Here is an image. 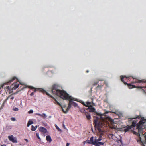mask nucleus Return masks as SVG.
Returning <instances> with one entry per match:
<instances>
[{
	"label": "nucleus",
	"instance_id": "20",
	"mask_svg": "<svg viewBox=\"0 0 146 146\" xmlns=\"http://www.w3.org/2000/svg\"><path fill=\"white\" fill-rule=\"evenodd\" d=\"M86 104H84V106H86V107H88V106H89L91 104V103L90 102H86Z\"/></svg>",
	"mask_w": 146,
	"mask_h": 146
},
{
	"label": "nucleus",
	"instance_id": "5",
	"mask_svg": "<svg viewBox=\"0 0 146 146\" xmlns=\"http://www.w3.org/2000/svg\"><path fill=\"white\" fill-rule=\"evenodd\" d=\"M132 83L133 84H134L135 83H144L145 84V86H136V88H146V81H144V80H135L134 81H133L132 82Z\"/></svg>",
	"mask_w": 146,
	"mask_h": 146
},
{
	"label": "nucleus",
	"instance_id": "7",
	"mask_svg": "<svg viewBox=\"0 0 146 146\" xmlns=\"http://www.w3.org/2000/svg\"><path fill=\"white\" fill-rule=\"evenodd\" d=\"M8 138L10 141H11L13 143H17V138L16 137H14L13 135L9 136L8 137Z\"/></svg>",
	"mask_w": 146,
	"mask_h": 146
},
{
	"label": "nucleus",
	"instance_id": "42",
	"mask_svg": "<svg viewBox=\"0 0 146 146\" xmlns=\"http://www.w3.org/2000/svg\"><path fill=\"white\" fill-rule=\"evenodd\" d=\"M0 146H6V145H5L3 144V145H1Z\"/></svg>",
	"mask_w": 146,
	"mask_h": 146
},
{
	"label": "nucleus",
	"instance_id": "10",
	"mask_svg": "<svg viewBox=\"0 0 146 146\" xmlns=\"http://www.w3.org/2000/svg\"><path fill=\"white\" fill-rule=\"evenodd\" d=\"M87 110H89V112H94L96 111V109L95 108L92 107V106L91 105L88 106V107Z\"/></svg>",
	"mask_w": 146,
	"mask_h": 146
},
{
	"label": "nucleus",
	"instance_id": "15",
	"mask_svg": "<svg viewBox=\"0 0 146 146\" xmlns=\"http://www.w3.org/2000/svg\"><path fill=\"white\" fill-rule=\"evenodd\" d=\"M140 144L142 146H145V144L146 145V140H145L144 142H143L141 140L140 141Z\"/></svg>",
	"mask_w": 146,
	"mask_h": 146
},
{
	"label": "nucleus",
	"instance_id": "24",
	"mask_svg": "<svg viewBox=\"0 0 146 146\" xmlns=\"http://www.w3.org/2000/svg\"><path fill=\"white\" fill-rule=\"evenodd\" d=\"M105 142H98L97 143H96V144H97L98 145H103L104 143H105Z\"/></svg>",
	"mask_w": 146,
	"mask_h": 146
},
{
	"label": "nucleus",
	"instance_id": "36",
	"mask_svg": "<svg viewBox=\"0 0 146 146\" xmlns=\"http://www.w3.org/2000/svg\"><path fill=\"white\" fill-rule=\"evenodd\" d=\"M34 95V92H32L30 94V96H33Z\"/></svg>",
	"mask_w": 146,
	"mask_h": 146
},
{
	"label": "nucleus",
	"instance_id": "44",
	"mask_svg": "<svg viewBox=\"0 0 146 146\" xmlns=\"http://www.w3.org/2000/svg\"><path fill=\"white\" fill-rule=\"evenodd\" d=\"M95 146H100L99 145H98L97 144H96V145H95Z\"/></svg>",
	"mask_w": 146,
	"mask_h": 146
},
{
	"label": "nucleus",
	"instance_id": "28",
	"mask_svg": "<svg viewBox=\"0 0 146 146\" xmlns=\"http://www.w3.org/2000/svg\"><path fill=\"white\" fill-rule=\"evenodd\" d=\"M80 111L81 113H84L85 111V110L84 108L81 109H80Z\"/></svg>",
	"mask_w": 146,
	"mask_h": 146
},
{
	"label": "nucleus",
	"instance_id": "9",
	"mask_svg": "<svg viewBox=\"0 0 146 146\" xmlns=\"http://www.w3.org/2000/svg\"><path fill=\"white\" fill-rule=\"evenodd\" d=\"M39 130L40 131H41V132H43V133H48V131L47 129L46 128H45L43 127H40L39 128Z\"/></svg>",
	"mask_w": 146,
	"mask_h": 146
},
{
	"label": "nucleus",
	"instance_id": "4",
	"mask_svg": "<svg viewBox=\"0 0 146 146\" xmlns=\"http://www.w3.org/2000/svg\"><path fill=\"white\" fill-rule=\"evenodd\" d=\"M19 85V82L14 83L10 87L7 86V88L10 92L11 90H16L18 88Z\"/></svg>",
	"mask_w": 146,
	"mask_h": 146
},
{
	"label": "nucleus",
	"instance_id": "18",
	"mask_svg": "<svg viewBox=\"0 0 146 146\" xmlns=\"http://www.w3.org/2000/svg\"><path fill=\"white\" fill-rule=\"evenodd\" d=\"M103 86V85L102 84L98 85L96 88V90H100L101 89V88Z\"/></svg>",
	"mask_w": 146,
	"mask_h": 146
},
{
	"label": "nucleus",
	"instance_id": "29",
	"mask_svg": "<svg viewBox=\"0 0 146 146\" xmlns=\"http://www.w3.org/2000/svg\"><path fill=\"white\" fill-rule=\"evenodd\" d=\"M36 136H37V137L39 139V140H40V141H41V139L39 137V134L38 133H36Z\"/></svg>",
	"mask_w": 146,
	"mask_h": 146
},
{
	"label": "nucleus",
	"instance_id": "46",
	"mask_svg": "<svg viewBox=\"0 0 146 146\" xmlns=\"http://www.w3.org/2000/svg\"><path fill=\"white\" fill-rule=\"evenodd\" d=\"M132 78H133L134 79H136L135 78H134L133 77H132Z\"/></svg>",
	"mask_w": 146,
	"mask_h": 146
},
{
	"label": "nucleus",
	"instance_id": "30",
	"mask_svg": "<svg viewBox=\"0 0 146 146\" xmlns=\"http://www.w3.org/2000/svg\"><path fill=\"white\" fill-rule=\"evenodd\" d=\"M13 110L15 111H18L19 109L18 108L15 107L13 109Z\"/></svg>",
	"mask_w": 146,
	"mask_h": 146
},
{
	"label": "nucleus",
	"instance_id": "48",
	"mask_svg": "<svg viewBox=\"0 0 146 146\" xmlns=\"http://www.w3.org/2000/svg\"><path fill=\"white\" fill-rule=\"evenodd\" d=\"M111 135H112V136H113V134H111Z\"/></svg>",
	"mask_w": 146,
	"mask_h": 146
},
{
	"label": "nucleus",
	"instance_id": "33",
	"mask_svg": "<svg viewBox=\"0 0 146 146\" xmlns=\"http://www.w3.org/2000/svg\"><path fill=\"white\" fill-rule=\"evenodd\" d=\"M33 110H30L29 111L28 113L29 114L32 113H33Z\"/></svg>",
	"mask_w": 146,
	"mask_h": 146
},
{
	"label": "nucleus",
	"instance_id": "26",
	"mask_svg": "<svg viewBox=\"0 0 146 146\" xmlns=\"http://www.w3.org/2000/svg\"><path fill=\"white\" fill-rule=\"evenodd\" d=\"M29 88H31V89H34V92H35L37 90H38L39 89H38V88H35L33 87L32 86L30 87H29Z\"/></svg>",
	"mask_w": 146,
	"mask_h": 146
},
{
	"label": "nucleus",
	"instance_id": "19",
	"mask_svg": "<svg viewBox=\"0 0 146 146\" xmlns=\"http://www.w3.org/2000/svg\"><path fill=\"white\" fill-rule=\"evenodd\" d=\"M137 123V121L135 120H134L132 122L131 126L134 127L136 126V125Z\"/></svg>",
	"mask_w": 146,
	"mask_h": 146
},
{
	"label": "nucleus",
	"instance_id": "6",
	"mask_svg": "<svg viewBox=\"0 0 146 146\" xmlns=\"http://www.w3.org/2000/svg\"><path fill=\"white\" fill-rule=\"evenodd\" d=\"M128 78L127 77L125 76H121V80L122 82H123L125 85H127L129 89L136 88V86H135L131 85V84H128L125 82L124 81L123 79H124V78Z\"/></svg>",
	"mask_w": 146,
	"mask_h": 146
},
{
	"label": "nucleus",
	"instance_id": "47",
	"mask_svg": "<svg viewBox=\"0 0 146 146\" xmlns=\"http://www.w3.org/2000/svg\"><path fill=\"white\" fill-rule=\"evenodd\" d=\"M89 72V71L88 70H87L86 71V72L88 73Z\"/></svg>",
	"mask_w": 146,
	"mask_h": 146
},
{
	"label": "nucleus",
	"instance_id": "43",
	"mask_svg": "<svg viewBox=\"0 0 146 146\" xmlns=\"http://www.w3.org/2000/svg\"><path fill=\"white\" fill-rule=\"evenodd\" d=\"M115 113L116 114H118V113L117 112H115Z\"/></svg>",
	"mask_w": 146,
	"mask_h": 146
},
{
	"label": "nucleus",
	"instance_id": "8",
	"mask_svg": "<svg viewBox=\"0 0 146 146\" xmlns=\"http://www.w3.org/2000/svg\"><path fill=\"white\" fill-rule=\"evenodd\" d=\"M87 143L89 144H92V145H96V142L94 141V137L92 136L90 139V140H88L87 141Z\"/></svg>",
	"mask_w": 146,
	"mask_h": 146
},
{
	"label": "nucleus",
	"instance_id": "32",
	"mask_svg": "<svg viewBox=\"0 0 146 146\" xmlns=\"http://www.w3.org/2000/svg\"><path fill=\"white\" fill-rule=\"evenodd\" d=\"M101 136H100L99 138H98V139H97L98 141L99 142V141H100L102 140V139H101Z\"/></svg>",
	"mask_w": 146,
	"mask_h": 146
},
{
	"label": "nucleus",
	"instance_id": "38",
	"mask_svg": "<svg viewBox=\"0 0 146 146\" xmlns=\"http://www.w3.org/2000/svg\"><path fill=\"white\" fill-rule=\"evenodd\" d=\"M94 141H95L96 143H97L98 142H99V141H98L97 139H95Z\"/></svg>",
	"mask_w": 146,
	"mask_h": 146
},
{
	"label": "nucleus",
	"instance_id": "11",
	"mask_svg": "<svg viewBox=\"0 0 146 146\" xmlns=\"http://www.w3.org/2000/svg\"><path fill=\"white\" fill-rule=\"evenodd\" d=\"M36 115L42 117L44 119L46 118L47 117V115L45 113H43L42 114H40V113H36Z\"/></svg>",
	"mask_w": 146,
	"mask_h": 146
},
{
	"label": "nucleus",
	"instance_id": "35",
	"mask_svg": "<svg viewBox=\"0 0 146 146\" xmlns=\"http://www.w3.org/2000/svg\"><path fill=\"white\" fill-rule=\"evenodd\" d=\"M55 127L58 130H59L60 129L59 127L57 125H56L55 126Z\"/></svg>",
	"mask_w": 146,
	"mask_h": 146
},
{
	"label": "nucleus",
	"instance_id": "13",
	"mask_svg": "<svg viewBox=\"0 0 146 146\" xmlns=\"http://www.w3.org/2000/svg\"><path fill=\"white\" fill-rule=\"evenodd\" d=\"M45 92H46V94L48 96H49L50 97H51V98H52L53 99V100H52L53 101V102L55 104H56L57 105V102H56V103L54 102H55V100H56V99H55L51 95H50V94L48 93L47 92L45 91Z\"/></svg>",
	"mask_w": 146,
	"mask_h": 146
},
{
	"label": "nucleus",
	"instance_id": "12",
	"mask_svg": "<svg viewBox=\"0 0 146 146\" xmlns=\"http://www.w3.org/2000/svg\"><path fill=\"white\" fill-rule=\"evenodd\" d=\"M46 139L48 142H49V143L51 142L52 141L51 137L50 135H47L46 136Z\"/></svg>",
	"mask_w": 146,
	"mask_h": 146
},
{
	"label": "nucleus",
	"instance_id": "39",
	"mask_svg": "<svg viewBox=\"0 0 146 146\" xmlns=\"http://www.w3.org/2000/svg\"><path fill=\"white\" fill-rule=\"evenodd\" d=\"M24 140H25L27 142V143L28 142V140L27 139H24Z\"/></svg>",
	"mask_w": 146,
	"mask_h": 146
},
{
	"label": "nucleus",
	"instance_id": "22",
	"mask_svg": "<svg viewBox=\"0 0 146 146\" xmlns=\"http://www.w3.org/2000/svg\"><path fill=\"white\" fill-rule=\"evenodd\" d=\"M33 123V122L32 121H29L27 123V126L28 127L29 126H30L31 124H32Z\"/></svg>",
	"mask_w": 146,
	"mask_h": 146
},
{
	"label": "nucleus",
	"instance_id": "37",
	"mask_svg": "<svg viewBox=\"0 0 146 146\" xmlns=\"http://www.w3.org/2000/svg\"><path fill=\"white\" fill-rule=\"evenodd\" d=\"M97 83H98V82H97V83H94V84H93V86H95V85H97Z\"/></svg>",
	"mask_w": 146,
	"mask_h": 146
},
{
	"label": "nucleus",
	"instance_id": "40",
	"mask_svg": "<svg viewBox=\"0 0 146 146\" xmlns=\"http://www.w3.org/2000/svg\"><path fill=\"white\" fill-rule=\"evenodd\" d=\"M88 140H86V141H84L83 143H84V144H85V143H87V141Z\"/></svg>",
	"mask_w": 146,
	"mask_h": 146
},
{
	"label": "nucleus",
	"instance_id": "16",
	"mask_svg": "<svg viewBox=\"0 0 146 146\" xmlns=\"http://www.w3.org/2000/svg\"><path fill=\"white\" fill-rule=\"evenodd\" d=\"M85 114L88 119L90 120L91 119V116L90 114H88V113H86Z\"/></svg>",
	"mask_w": 146,
	"mask_h": 146
},
{
	"label": "nucleus",
	"instance_id": "25",
	"mask_svg": "<svg viewBox=\"0 0 146 146\" xmlns=\"http://www.w3.org/2000/svg\"><path fill=\"white\" fill-rule=\"evenodd\" d=\"M16 77H13L12 78L11 80H10L9 82H8V83H11V82H12L13 80L15 79Z\"/></svg>",
	"mask_w": 146,
	"mask_h": 146
},
{
	"label": "nucleus",
	"instance_id": "14",
	"mask_svg": "<svg viewBox=\"0 0 146 146\" xmlns=\"http://www.w3.org/2000/svg\"><path fill=\"white\" fill-rule=\"evenodd\" d=\"M131 129V126H128L125 127L124 131L125 132H126L128 131L130 129Z\"/></svg>",
	"mask_w": 146,
	"mask_h": 146
},
{
	"label": "nucleus",
	"instance_id": "27",
	"mask_svg": "<svg viewBox=\"0 0 146 146\" xmlns=\"http://www.w3.org/2000/svg\"><path fill=\"white\" fill-rule=\"evenodd\" d=\"M108 119L110 122L111 123H112L113 122V121L111 118L109 117H108Z\"/></svg>",
	"mask_w": 146,
	"mask_h": 146
},
{
	"label": "nucleus",
	"instance_id": "34",
	"mask_svg": "<svg viewBox=\"0 0 146 146\" xmlns=\"http://www.w3.org/2000/svg\"><path fill=\"white\" fill-rule=\"evenodd\" d=\"M11 119L12 121H15L16 120V119L15 118L13 117L11 118Z\"/></svg>",
	"mask_w": 146,
	"mask_h": 146
},
{
	"label": "nucleus",
	"instance_id": "41",
	"mask_svg": "<svg viewBox=\"0 0 146 146\" xmlns=\"http://www.w3.org/2000/svg\"><path fill=\"white\" fill-rule=\"evenodd\" d=\"M69 143H67L66 144V146H69Z\"/></svg>",
	"mask_w": 146,
	"mask_h": 146
},
{
	"label": "nucleus",
	"instance_id": "3",
	"mask_svg": "<svg viewBox=\"0 0 146 146\" xmlns=\"http://www.w3.org/2000/svg\"><path fill=\"white\" fill-rule=\"evenodd\" d=\"M146 122V119L144 118H141L140 121L137 124L136 129H138V131L140 133H143V125L144 123Z\"/></svg>",
	"mask_w": 146,
	"mask_h": 146
},
{
	"label": "nucleus",
	"instance_id": "2",
	"mask_svg": "<svg viewBox=\"0 0 146 146\" xmlns=\"http://www.w3.org/2000/svg\"><path fill=\"white\" fill-rule=\"evenodd\" d=\"M94 124L96 129H97L99 131H100L101 128L103 125V122L99 120L98 117H96L94 118Z\"/></svg>",
	"mask_w": 146,
	"mask_h": 146
},
{
	"label": "nucleus",
	"instance_id": "17",
	"mask_svg": "<svg viewBox=\"0 0 146 146\" xmlns=\"http://www.w3.org/2000/svg\"><path fill=\"white\" fill-rule=\"evenodd\" d=\"M110 112V111H106L103 114H101L100 113H96L97 115L101 116L103 115H106V114Z\"/></svg>",
	"mask_w": 146,
	"mask_h": 146
},
{
	"label": "nucleus",
	"instance_id": "23",
	"mask_svg": "<svg viewBox=\"0 0 146 146\" xmlns=\"http://www.w3.org/2000/svg\"><path fill=\"white\" fill-rule=\"evenodd\" d=\"M14 98V97L12 96H10L8 97L5 100V101H6V100H7V99H10L11 100H13Z\"/></svg>",
	"mask_w": 146,
	"mask_h": 146
},
{
	"label": "nucleus",
	"instance_id": "1",
	"mask_svg": "<svg viewBox=\"0 0 146 146\" xmlns=\"http://www.w3.org/2000/svg\"><path fill=\"white\" fill-rule=\"evenodd\" d=\"M51 91L52 94L59 96L63 99L70 100L67 108H66V105H64L62 106L55 99L54 100L55 102H54L56 103V102L57 105L60 106L61 107L62 111L64 113H67L68 112L69 110L71 108L72 105L74 107L77 106V103L72 101V100H74L72 99L71 97L70 96L69 94L65 91L60 90V87L58 85H53L52 86ZM74 100L76 101V100Z\"/></svg>",
	"mask_w": 146,
	"mask_h": 146
},
{
	"label": "nucleus",
	"instance_id": "31",
	"mask_svg": "<svg viewBox=\"0 0 146 146\" xmlns=\"http://www.w3.org/2000/svg\"><path fill=\"white\" fill-rule=\"evenodd\" d=\"M5 84H3L0 87V92L1 91V88H3V87L4 85L5 84Z\"/></svg>",
	"mask_w": 146,
	"mask_h": 146
},
{
	"label": "nucleus",
	"instance_id": "21",
	"mask_svg": "<svg viewBox=\"0 0 146 146\" xmlns=\"http://www.w3.org/2000/svg\"><path fill=\"white\" fill-rule=\"evenodd\" d=\"M37 126L34 127L33 125H32L31 126V130L32 131H35L36 130L37 128Z\"/></svg>",
	"mask_w": 146,
	"mask_h": 146
},
{
	"label": "nucleus",
	"instance_id": "45",
	"mask_svg": "<svg viewBox=\"0 0 146 146\" xmlns=\"http://www.w3.org/2000/svg\"><path fill=\"white\" fill-rule=\"evenodd\" d=\"M145 140H146V135L145 136Z\"/></svg>",
	"mask_w": 146,
	"mask_h": 146
}]
</instances>
